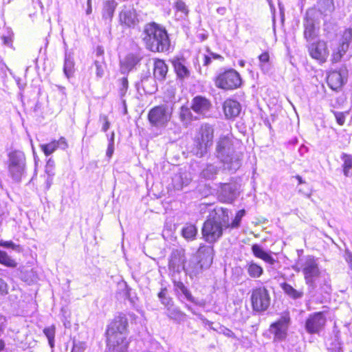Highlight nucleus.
<instances>
[{
	"instance_id": "22",
	"label": "nucleus",
	"mask_w": 352,
	"mask_h": 352,
	"mask_svg": "<svg viewBox=\"0 0 352 352\" xmlns=\"http://www.w3.org/2000/svg\"><path fill=\"white\" fill-rule=\"evenodd\" d=\"M223 111L228 119H233L237 117L241 111L240 103L232 99H227L223 103Z\"/></svg>"
},
{
	"instance_id": "24",
	"label": "nucleus",
	"mask_w": 352,
	"mask_h": 352,
	"mask_svg": "<svg viewBox=\"0 0 352 352\" xmlns=\"http://www.w3.org/2000/svg\"><path fill=\"white\" fill-rule=\"evenodd\" d=\"M172 64L177 77L180 79L188 78L190 76V70L187 67L185 58H175L172 60Z\"/></svg>"
},
{
	"instance_id": "6",
	"label": "nucleus",
	"mask_w": 352,
	"mask_h": 352,
	"mask_svg": "<svg viewBox=\"0 0 352 352\" xmlns=\"http://www.w3.org/2000/svg\"><path fill=\"white\" fill-rule=\"evenodd\" d=\"M214 129L208 124H204L200 127L199 133L195 140V147L192 152L199 157L206 154L208 148L212 145Z\"/></svg>"
},
{
	"instance_id": "54",
	"label": "nucleus",
	"mask_w": 352,
	"mask_h": 352,
	"mask_svg": "<svg viewBox=\"0 0 352 352\" xmlns=\"http://www.w3.org/2000/svg\"><path fill=\"white\" fill-rule=\"evenodd\" d=\"M161 302L167 307V309L168 307H170L172 305H173V301L171 300V298H168V297H164V298H162V300H161Z\"/></svg>"
},
{
	"instance_id": "13",
	"label": "nucleus",
	"mask_w": 352,
	"mask_h": 352,
	"mask_svg": "<svg viewBox=\"0 0 352 352\" xmlns=\"http://www.w3.org/2000/svg\"><path fill=\"white\" fill-rule=\"evenodd\" d=\"M352 42V28H346L343 32L338 45L333 49L332 54V62H340L349 50V45Z\"/></svg>"
},
{
	"instance_id": "59",
	"label": "nucleus",
	"mask_w": 352,
	"mask_h": 352,
	"mask_svg": "<svg viewBox=\"0 0 352 352\" xmlns=\"http://www.w3.org/2000/svg\"><path fill=\"white\" fill-rule=\"evenodd\" d=\"M6 318L0 315V327H1V329H4L5 325H6Z\"/></svg>"
},
{
	"instance_id": "21",
	"label": "nucleus",
	"mask_w": 352,
	"mask_h": 352,
	"mask_svg": "<svg viewBox=\"0 0 352 352\" xmlns=\"http://www.w3.org/2000/svg\"><path fill=\"white\" fill-rule=\"evenodd\" d=\"M211 107L210 102L203 96L195 97L191 102V109L197 114L205 116Z\"/></svg>"
},
{
	"instance_id": "36",
	"label": "nucleus",
	"mask_w": 352,
	"mask_h": 352,
	"mask_svg": "<svg viewBox=\"0 0 352 352\" xmlns=\"http://www.w3.org/2000/svg\"><path fill=\"white\" fill-rule=\"evenodd\" d=\"M182 233L186 239L193 240L197 234V229L195 225L187 224L183 228Z\"/></svg>"
},
{
	"instance_id": "8",
	"label": "nucleus",
	"mask_w": 352,
	"mask_h": 352,
	"mask_svg": "<svg viewBox=\"0 0 352 352\" xmlns=\"http://www.w3.org/2000/svg\"><path fill=\"white\" fill-rule=\"evenodd\" d=\"M172 109L166 104H161L152 108L148 113L150 124L157 128H165L172 116Z\"/></svg>"
},
{
	"instance_id": "47",
	"label": "nucleus",
	"mask_w": 352,
	"mask_h": 352,
	"mask_svg": "<svg viewBox=\"0 0 352 352\" xmlns=\"http://www.w3.org/2000/svg\"><path fill=\"white\" fill-rule=\"evenodd\" d=\"M333 114H334V116L336 118L337 123L339 125L342 126L344 124V122H345V120H346V116L347 115V112L334 111Z\"/></svg>"
},
{
	"instance_id": "7",
	"label": "nucleus",
	"mask_w": 352,
	"mask_h": 352,
	"mask_svg": "<svg viewBox=\"0 0 352 352\" xmlns=\"http://www.w3.org/2000/svg\"><path fill=\"white\" fill-rule=\"evenodd\" d=\"M301 269L306 284L312 289H315L322 273L319 269L317 259L312 256H306L301 264Z\"/></svg>"
},
{
	"instance_id": "3",
	"label": "nucleus",
	"mask_w": 352,
	"mask_h": 352,
	"mask_svg": "<svg viewBox=\"0 0 352 352\" xmlns=\"http://www.w3.org/2000/svg\"><path fill=\"white\" fill-rule=\"evenodd\" d=\"M228 228H230L228 210L216 208L204 223L203 237L207 242L214 243L221 236L223 230Z\"/></svg>"
},
{
	"instance_id": "30",
	"label": "nucleus",
	"mask_w": 352,
	"mask_h": 352,
	"mask_svg": "<svg viewBox=\"0 0 352 352\" xmlns=\"http://www.w3.org/2000/svg\"><path fill=\"white\" fill-rule=\"evenodd\" d=\"M190 182V178L188 177L186 174L175 175L173 178V185L175 190H179L185 186H187Z\"/></svg>"
},
{
	"instance_id": "32",
	"label": "nucleus",
	"mask_w": 352,
	"mask_h": 352,
	"mask_svg": "<svg viewBox=\"0 0 352 352\" xmlns=\"http://www.w3.org/2000/svg\"><path fill=\"white\" fill-rule=\"evenodd\" d=\"M343 162L342 168L345 177H351V170L352 169V155L343 153L340 157Z\"/></svg>"
},
{
	"instance_id": "55",
	"label": "nucleus",
	"mask_w": 352,
	"mask_h": 352,
	"mask_svg": "<svg viewBox=\"0 0 352 352\" xmlns=\"http://www.w3.org/2000/svg\"><path fill=\"white\" fill-rule=\"evenodd\" d=\"M114 151V144H109L107 149L106 155L108 157H111Z\"/></svg>"
},
{
	"instance_id": "16",
	"label": "nucleus",
	"mask_w": 352,
	"mask_h": 352,
	"mask_svg": "<svg viewBox=\"0 0 352 352\" xmlns=\"http://www.w3.org/2000/svg\"><path fill=\"white\" fill-rule=\"evenodd\" d=\"M185 256L183 250H174L171 252L168 267L169 270L173 273H179L184 270Z\"/></svg>"
},
{
	"instance_id": "10",
	"label": "nucleus",
	"mask_w": 352,
	"mask_h": 352,
	"mask_svg": "<svg viewBox=\"0 0 352 352\" xmlns=\"http://www.w3.org/2000/svg\"><path fill=\"white\" fill-rule=\"evenodd\" d=\"M241 85V76L234 69H228L220 73L215 79V85L226 90L236 89Z\"/></svg>"
},
{
	"instance_id": "18",
	"label": "nucleus",
	"mask_w": 352,
	"mask_h": 352,
	"mask_svg": "<svg viewBox=\"0 0 352 352\" xmlns=\"http://www.w3.org/2000/svg\"><path fill=\"white\" fill-rule=\"evenodd\" d=\"M251 249L256 258L263 260L270 265L273 266L276 262V258L273 256L274 253L271 250H265L259 244H253Z\"/></svg>"
},
{
	"instance_id": "15",
	"label": "nucleus",
	"mask_w": 352,
	"mask_h": 352,
	"mask_svg": "<svg viewBox=\"0 0 352 352\" xmlns=\"http://www.w3.org/2000/svg\"><path fill=\"white\" fill-rule=\"evenodd\" d=\"M309 52L313 58L320 63L325 62L329 55L327 43L322 41L311 43L309 47Z\"/></svg>"
},
{
	"instance_id": "62",
	"label": "nucleus",
	"mask_w": 352,
	"mask_h": 352,
	"mask_svg": "<svg viewBox=\"0 0 352 352\" xmlns=\"http://www.w3.org/2000/svg\"><path fill=\"white\" fill-rule=\"evenodd\" d=\"M91 1V0H87V8L86 10L87 14H90L92 12Z\"/></svg>"
},
{
	"instance_id": "14",
	"label": "nucleus",
	"mask_w": 352,
	"mask_h": 352,
	"mask_svg": "<svg viewBox=\"0 0 352 352\" xmlns=\"http://www.w3.org/2000/svg\"><path fill=\"white\" fill-rule=\"evenodd\" d=\"M326 324V317L322 312L314 313L305 322V329L310 334H319Z\"/></svg>"
},
{
	"instance_id": "61",
	"label": "nucleus",
	"mask_w": 352,
	"mask_h": 352,
	"mask_svg": "<svg viewBox=\"0 0 352 352\" xmlns=\"http://www.w3.org/2000/svg\"><path fill=\"white\" fill-rule=\"evenodd\" d=\"M104 51L100 47H98L97 48V50H96V55L98 57V60H101L102 58H103L102 56V54H103Z\"/></svg>"
},
{
	"instance_id": "29",
	"label": "nucleus",
	"mask_w": 352,
	"mask_h": 352,
	"mask_svg": "<svg viewBox=\"0 0 352 352\" xmlns=\"http://www.w3.org/2000/svg\"><path fill=\"white\" fill-rule=\"evenodd\" d=\"M196 119L197 118L194 117L189 107L182 106L180 108L179 120L184 126H187L193 120Z\"/></svg>"
},
{
	"instance_id": "17",
	"label": "nucleus",
	"mask_w": 352,
	"mask_h": 352,
	"mask_svg": "<svg viewBox=\"0 0 352 352\" xmlns=\"http://www.w3.org/2000/svg\"><path fill=\"white\" fill-rule=\"evenodd\" d=\"M346 68H342L339 71H333L327 76V83L333 90L340 89L344 83Z\"/></svg>"
},
{
	"instance_id": "12",
	"label": "nucleus",
	"mask_w": 352,
	"mask_h": 352,
	"mask_svg": "<svg viewBox=\"0 0 352 352\" xmlns=\"http://www.w3.org/2000/svg\"><path fill=\"white\" fill-rule=\"evenodd\" d=\"M289 324L290 318L288 314L282 316L277 321L271 324L268 331L273 336L274 342H282L286 339Z\"/></svg>"
},
{
	"instance_id": "37",
	"label": "nucleus",
	"mask_w": 352,
	"mask_h": 352,
	"mask_svg": "<svg viewBox=\"0 0 352 352\" xmlns=\"http://www.w3.org/2000/svg\"><path fill=\"white\" fill-rule=\"evenodd\" d=\"M218 168L213 164H208L201 173V177L206 179H213L217 174Z\"/></svg>"
},
{
	"instance_id": "28",
	"label": "nucleus",
	"mask_w": 352,
	"mask_h": 352,
	"mask_svg": "<svg viewBox=\"0 0 352 352\" xmlns=\"http://www.w3.org/2000/svg\"><path fill=\"white\" fill-rule=\"evenodd\" d=\"M168 72V66L163 60L157 59L154 63L153 75L154 77L162 80L165 78Z\"/></svg>"
},
{
	"instance_id": "41",
	"label": "nucleus",
	"mask_w": 352,
	"mask_h": 352,
	"mask_svg": "<svg viewBox=\"0 0 352 352\" xmlns=\"http://www.w3.org/2000/svg\"><path fill=\"white\" fill-rule=\"evenodd\" d=\"M43 333L47 338L49 344L51 348L54 346L55 327L54 326L45 328Z\"/></svg>"
},
{
	"instance_id": "5",
	"label": "nucleus",
	"mask_w": 352,
	"mask_h": 352,
	"mask_svg": "<svg viewBox=\"0 0 352 352\" xmlns=\"http://www.w3.org/2000/svg\"><path fill=\"white\" fill-rule=\"evenodd\" d=\"M213 259V249L211 246L201 245L199 247L196 256L192 258L184 271L191 278L201 273L203 269L210 266Z\"/></svg>"
},
{
	"instance_id": "26",
	"label": "nucleus",
	"mask_w": 352,
	"mask_h": 352,
	"mask_svg": "<svg viewBox=\"0 0 352 352\" xmlns=\"http://www.w3.org/2000/svg\"><path fill=\"white\" fill-rule=\"evenodd\" d=\"M117 5V2L114 0H108L104 2L102 16L107 23L111 21Z\"/></svg>"
},
{
	"instance_id": "23",
	"label": "nucleus",
	"mask_w": 352,
	"mask_h": 352,
	"mask_svg": "<svg viewBox=\"0 0 352 352\" xmlns=\"http://www.w3.org/2000/svg\"><path fill=\"white\" fill-rule=\"evenodd\" d=\"M40 147L44 154L49 156L58 148L65 150L68 147V144L65 138L61 137L58 140H53L48 144H41Z\"/></svg>"
},
{
	"instance_id": "31",
	"label": "nucleus",
	"mask_w": 352,
	"mask_h": 352,
	"mask_svg": "<svg viewBox=\"0 0 352 352\" xmlns=\"http://www.w3.org/2000/svg\"><path fill=\"white\" fill-rule=\"evenodd\" d=\"M318 6L319 11L325 15L331 14L335 9L333 0H320Z\"/></svg>"
},
{
	"instance_id": "38",
	"label": "nucleus",
	"mask_w": 352,
	"mask_h": 352,
	"mask_svg": "<svg viewBox=\"0 0 352 352\" xmlns=\"http://www.w3.org/2000/svg\"><path fill=\"white\" fill-rule=\"evenodd\" d=\"M304 36L307 41L312 40L316 36L315 27L311 21H308L305 24Z\"/></svg>"
},
{
	"instance_id": "19",
	"label": "nucleus",
	"mask_w": 352,
	"mask_h": 352,
	"mask_svg": "<svg viewBox=\"0 0 352 352\" xmlns=\"http://www.w3.org/2000/svg\"><path fill=\"white\" fill-rule=\"evenodd\" d=\"M237 196V187L235 184H223L219 192V198L221 201L230 203Z\"/></svg>"
},
{
	"instance_id": "48",
	"label": "nucleus",
	"mask_w": 352,
	"mask_h": 352,
	"mask_svg": "<svg viewBox=\"0 0 352 352\" xmlns=\"http://www.w3.org/2000/svg\"><path fill=\"white\" fill-rule=\"evenodd\" d=\"M54 167V162L53 160H52L50 158L47 162V164L45 166V172L50 177H52L54 175V172H53Z\"/></svg>"
},
{
	"instance_id": "2",
	"label": "nucleus",
	"mask_w": 352,
	"mask_h": 352,
	"mask_svg": "<svg viewBox=\"0 0 352 352\" xmlns=\"http://www.w3.org/2000/svg\"><path fill=\"white\" fill-rule=\"evenodd\" d=\"M127 327V318L122 315L116 317L108 325L106 331L107 346L106 352L127 351L130 342Z\"/></svg>"
},
{
	"instance_id": "60",
	"label": "nucleus",
	"mask_w": 352,
	"mask_h": 352,
	"mask_svg": "<svg viewBox=\"0 0 352 352\" xmlns=\"http://www.w3.org/2000/svg\"><path fill=\"white\" fill-rule=\"evenodd\" d=\"M166 289L164 288V289H162L160 292L158 294V297L161 300H162V298H164V297H166Z\"/></svg>"
},
{
	"instance_id": "58",
	"label": "nucleus",
	"mask_w": 352,
	"mask_h": 352,
	"mask_svg": "<svg viewBox=\"0 0 352 352\" xmlns=\"http://www.w3.org/2000/svg\"><path fill=\"white\" fill-rule=\"evenodd\" d=\"M0 246L12 248L14 246V243L12 241H1L0 242Z\"/></svg>"
},
{
	"instance_id": "34",
	"label": "nucleus",
	"mask_w": 352,
	"mask_h": 352,
	"mask_svg": "<svg viewBox=\"0 0 352 352\" xmlns=\"http://www.w3.org/2000/svg\"><path fill=\"white\" fill-rule=\"evenodd\" d=\"M259 67L264 73H267L271 69V63L268 52H263L258 56Z\"/></svg>"
},
{
	"instance_id": "33",
	"label": "nucleus",
	"mask_w": 352,
	"mask_h": 352,
	"mask_svg": "<svg viewBox=\"0 0 352 352\" xmlns=\"http://www.w3.org/2000/svg\"><path fill=\"white\" fill-rule=\"evenodd\" d=\"M63 71L65 76L69 78L74 72V61L70 54H65Z\"/></svg>"
},
{
	"instance_id": "11",
	"label": "nucleus",
	"mask_w": 352,
	"mask_h": 352,
	"mask_svg": "<svg viewBox=\"0 0 352 352\" xmlns=\"http://www.w3.org/2000/svg\"><path fill=\"white\" fill-rule=\"evenodd\" d=\"M251 302L252 309L255 311L262 312L267 310L270 305V297L267 289L264 287L253 289Z\"/></svg>"
},
{
	"instance_id": "45",
	"label": "nucleus",
	"mask_w": 352,
	"mask_h": 352,
	"mask_svg": "<svg viewBox=\"0 0 352 352\" xmlns=\"http://www.w3.org/2000/svg\"><path fill=\"white\" fill-rule=\"evenodd\" d=\"M245 211L244 210H241L238 211L232 223L230 224V227H231L232 228H238L240 226L241 221L243 216L245 215Z\"/></svg>"
},
{
	"instance_id": "57",
	"label": "nucleus",
	"mask_w": 352,
	"mask_h": 352,
	"mask_svg": "<svg viewBox=\"0 0 352 352\" xmlns=\"http://www.w3.org/2000/svg\"><path fill=\"white\" fill-rule=\"evenodd\" d=\"M83 348L77 344H74L72 352H83Z\"/></svg>"
},
{
	"instance_id": "4",
	"label": "nucleus",
	"mask_w": 352,
	"mask_h": 352,
	"mask_svg": "<svg viewBox=\"0 0 352 352\" xmlns=\"http://www.w3.org/2000/svg\"><path fill=\"white\" fill-rule=\"evenodd\" d=\"M146 48L153 52H166L170 45L168 33L165 28L155 23L144 25L141 34Z\"/></svg>"
},
{
	"instance_id": "35",
	"label": "nucleus",
	"mask_w": 352,
	"mask_h": 352,
	"mask_svg": "<svg viewBox=\"0 0 352 352\" xmlns=\"http://www.w3.org/2000/svg\"><path fill=\"white\" fill-rule=\"evenodd\" d=\"M283 290L287 294L289 297L293 299H298L302 298L303 295L302 292L298 291L295 289L292 285L288 283H283L281 285Z\"/></svg>"
},
{
	"instance_id": "56",
	"label": "nucleus",
	"mask_w": 352,
	"mask_h": 352,
	"mask_svg": "<svg viewBox=\"0 0 352 352\" xmlns=\"http://www.w3.org/2000/svg\"><path fill=\"white\" fill-rule=\"evenodd\" d=\"M0 71L3 76H6V72L10 71V69L7 67V65L5 63H1Z\"/></svg>"
},
{
	"instance_id": "46",
	"label": "nucleus",
	"mask_w": 352,
	"mask_h": 352,
	"mask_svg": "<svg viewBox=\"0 0 352 352\" xmlns=\"http://www.w3.org/2000/svg\"><path fill=\"white\" fill-rule=\"evenodd\" d=\"M175 8L177 11L181 12L185 16L187 15L188 12L187 6H186L185 3L182 0H177V1L175 3Z\"/></svg>"
},
{
	"instance_id": "20",
	"label": "nucleus",
	"mask_w": 352,
	"mask_h": 352,
	"mask_svg": "<svg viewBox=\"0 0 352 352\" xmlns=\"http://www.w3.org/2000/svg\"><path fill=\"white\" fill-rule=\"evenodd\" d=\"M142 56L138 53L128 54L123 60L120 61V71L122 74H128L141 60Z\"/></svg>"
},
{
	"instance_id": "1",
	"label": "nucleus",
	"mask_w": 352,
	"mask_h": 352,
	"mask_svg": "<svg viewBox=\"0 0 352 352\" xmlns=\"http://www.w3.org/2000/svg\"><path fill=\"white\" fill-rule=\"evenodd\" d=\"M244 149L242 142L228 133L221 135L217 142V157L227 168L236 171L241 165Z\"/></svg>"
},
{
	"instance_id": "25",
	"label": "nucleus",
	"mask_w": 352,
	"mask_h": 352,
	"mask_svg": "<svg viewBox=\"0 0 352 352\" xmlns=\"http://www.w3.org/2000/svg\"><path fill=\"white\" fill-rule=\"evenodd\" d=\"M120 21L129 27L134 25L137 22L135 10L133 8L124 6L120 13Z\"/></svg>"
},
{
	"instance_id": "39",
	"label": "nucleus",
	"mask_w": 352,
	"mask_h": 352,
	"mask_svg": "<svg viewBox=\"0 0 352 352\" xmlns=\"http://www.w3.org/2000/svg\"><path fill=\"white\" fill-rule=\"evenodd\" d=\"M174 285L175 289L177 292H180L181 293H182L187 300L191 302H194V298L191 295L190 291L187 289V287L184 285L183 283L180 281L175 282Z\"/></svg>"
},
{
	"instance_id": "44",
	"label": "nucleus",
	"mask_w": 352,
	"mask_h": 352,
	"mask_svg": "<svg viewBox=\"0 0 352 352\" xmlns=\"http://www.w3.org/2000/svg\"><path fill=\"white\" fill-rule=\"evenodd\" d=\"M3 44L5 46L12 47V32L8 28L6 29V33L3 34L1 36Z\"/></svg>"
},
{
	"instance_id": "43",
	"label": "nucleus",
	"mask_w": 352,
	"mask_h": 352,
	"mask_svg": "<svg viewBox=\"0 0 352 352\" xmlns=\"http://www.w3.org/2000/svg\"><path fill=\"white\" fill-rule=\"evenodd\" d=\"M167 310L168 317L174 320H181L184 316L177 308L172 307V306L168 307Z\"/></svg>"
},
{
	"instance_id": "50",
	"label": "nucleus",
	"mask_w": 352,
	"mask_h": 352,
	"mask_svg": "<svg viewBox=\"0 0 352 352\" xmlns=\"http://www.w3.org/2000/svg\"><path fill=\"white\" fill-rule=\"evenodd\" d=\"M8 285L7 283L0 278V294L1 295H6L8 294Z\"/></svg>"
},
{
	"instance_id": "64",
	"label": "nucleus",
	"mask_w": 352,
	"mask_h": 352,
	"mask_svg": "<svg viewBox=\"0 0 352 352\" xmlns=\"http://www.w3.org/2000/svg\"><path fill=\"white\" fill-rule=\"evenodd\" d=\"M210 63H211V58H210V57H209V56H204V65H208Z\"/></svg>"
},
{
	"instance_id": "42",
	"label": "nucleus",
	"mask_w": 352,
	"mask_h": 352,
	"mask_svg": "<svg viewBox=\"0 0 352 352\" xmlns=\"http://www.w3.org/2000/svg\"><path fill=\"white\" fill-rule=\"evenodd\" d=\"M94 65L96 70V76L101 78L104 74L105 63L104 58H102L101 60H96Z\"/></svg>"
},
{
	"instance_id": "9",
	"label": "nucleus",
	"mask_w": 352,
	"mask_h": 352,
	"mask_svg": "<svg viewBox=\"0 0 352 352\" xmlns=\"http://www.w3.org/2000/svg\"><path fill=\"white\" fill-rule=\"evenodd\" d=\"M9 173L12 179L19 182L25 173V157L21 151H13L9 154Z\"/></svg>"
},
{
	"instance_id": "40",
	"label": "nucleus",
	"mask_w": 352,
	"mask_h": 352,
	"mask_svg": "<svg viewBox=\"0 0 352 352\" xmlns=\"http://www.w3.org/2000/svg\"><path fill=\"white\" fill-rule=\"evenodd\" d=\"M0 263L7 267H15L16 262L12 259L6 252L0 250Z\"/></svg>"
},
{
	"instance_id": "53",
	"label": "nucleus",
	"mask_w": 352,
	"mask_h": 352,
	"mask_svg": "<svg viewBox=\"0 0 352 352\" xmlns=\"http://www.w3.org/2000/svg\"><path fill=\"white\" fill-rule=\"evenodd\" d=\"M120 84H121L120 91L122 92H125L128 88L127 78L125 77L122 78L120 79Z\"/></svg>"
},
{
	"instance_id": "49",
	"label": "nucleus",
	"mask_w": 352,
	"mask_h": 352,
	"mask_svg": "<svg viewBox=\"0 0 352 352\" xmlns=\"http://www.w3.org/2000/svg\"><path fill=\"white\" fill-rule=\"evenodd\" d=\"M220 332L228 338H236L235 334L230 329H229L226 327H221Z\"/></svg>"
},
{
	"instance_id": "27",
	"label": "nucleus",
	"mask_w": 352,
	"mask_h": 352,
	"mask_svg": "<svg viewBox=\"0 0 352 352\" xmlns=\"http://www.w3.org/2000/svg\"><path fill=\"white\" fill-rule=\"evenodd\" d=\"M245 270L252 278H260L264 272L263 268L254 261H247L245 265Z\"/></svg>"
},
{
	"instance_id": "51",
	"label": "nucleus",
	"mask_w": 352,
	"mask_h": 352,
	"mask_svg": "<svg viewBox=\"0 0 352 352\" xmlns=\"http://www.w3.org/2000/svg\"><path fill=\"white\" fill-rule=\"evenodd\" d=\"M100 120L104 121L103 126L102 127V130L104 132H106L110 127V122H109L108 118L107 116H100Z\"/></svg>"
},
{
	"instance_id": "63",
	"label": "nucleus",
	"mask_w": 352,
	"mask_h": 352,
	"mask_svg": "<svg viewBox=\"0 0 352 352\" xmlns=\"http://www.w3.org/2000/svg\"><path fill=\"white\" fill-rule=\"evenodd\" d=\"M217 12L221 15H224L226 12V9L225 7H219L217 8Z\"/></svg>"
},
{
	"instance_id": "52",
	"label": "nucleus",
	"mask_w": 352,
	"mask_h": 352,
	"mask_svg": "<svg viewBox=\"0 0 352 352\" xmlns=\"http://www.w3.org/2000/svg\"><path fill=\"white\" fill-rule=\"evenodd\" d=\"M344 258L352 270V253L349 250H346L344 254Z\"/></svg>"
}]
</instances>
